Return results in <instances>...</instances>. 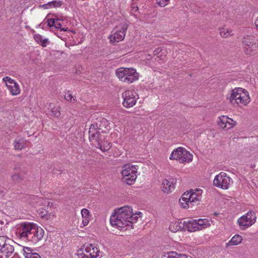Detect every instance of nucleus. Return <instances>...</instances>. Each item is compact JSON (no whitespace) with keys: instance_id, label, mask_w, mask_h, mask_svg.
<instances>
[{"instance_id":"obj_1","label":"nucleus","mask_w":258,"mask_h":258,"mask_svg":"<svg viewBox=\"0 0 258 258\" xmlns=\"http://www.w3.org/2000/svg\"><path fill=\"white\" fill-rule=\"evenodd\" d=\"M141 213L134 214L132 207L125 206L114 210L110 218L111 225L120 230L126 229L127 227L136 223Z\"/></svg>"},{"instance_id":"obj_2","label":"nucleus","mask_w":258,"mask_h":258,"mask_svg":"<svg viewBox=\"0 0 258 258\" xmlns=\"http://www.w3.org/2000/svg\"><path fill=\"white\" fill-rule=\"evenodd\" d=\"M15 233L21 239L36 243L43 237L44 231L33 223L24 222L16 226Z\"/></svg>"},{"instance_id":"obj_3","label":"nucleus","mask_w":258,"mask_h":258,"mask_svg":"<svg viewBox=\"0 0 258 258\" xmlns=\"http://www.w3.org/2000/svg\"><path fill=\"white\" fill-rule=\"evenodd\" d=\"M202 190L201 189H190L184 192L179 199V203L184 209L193 208L200 204L202 198Z\"/></svg>"},{"instance_id":"obj_4","label":"nucleus","mask_w":258,"mask_h":258,"mask_svg":"<svg viewBox=\"0 0 258 258\" xmlns=\"http://www.w3.org/2000/svg\"><path fill=\"white\" fill-rule=\"evenodd\" d=\"M229 101L233 104L247 105L250 101L248 92L241 88H236L232 91L229 97Z\"/></svg>"},{"instance_id":"obj_5","label":"nucleus","mask_w":258,"mask_h":258,"mask_svg":"<svg viewBox=\"0 0 258 258\" xmlns=\"http://www.w3.org/2000/svg\"><path fill=\"white\" fill-rule=\"evenodd\" d=\"M115 74L121 81L131 83L138 80L139 74L133 68H119L116 70Z\"/></svg>"},{"instance_id":"obj_6","label":"nucleus","mask_w":258,"mask_h":258,"mask_svg":"<svg viewBox=\"0 0 258 258\" xmlns=\"http://www.w3.org/2000/svg\"><path fill=\"white\" fill-rule=\"evenodd\" d=\"M137 166L127 164L122 167L121 175L124 182L128 185H132L135 182L137 175Z\"/></svg>"},{"instance_id":"obj_7","label":"nucleus","mask_w":258,"mask_h":258,"mask_svg":"<svg viewBox=\"0 0 258 258\" xmlns=\"http://www.w3.org/2000/svg\"><path fill=\"white\" fill-rule=\"evenodd\" d=\"M255 39L253 35H246L242 38L241 43L246 54L252 55L258 51V44Z\"/></svg>"},{"instance_id":"obj_8","label":"nucleus","mask_w":258,"mask_h":258,"mask_svg":"<svg viewBox=\"0 0 258 258\" xmlns=\"http://www.w3.org/2000/svg\"><path fill=\"white\" fill-rule=\"evenodd\" d=\"M233 183L232 179L224 172H221L217 175L213 180L214 185L223 189L229 188Z\"/></svg>"},{"instance_id":"obj_9","label":"nucleus","mask_w":258,"mask_h":258,"mask_svg":"<svg viewBox=\"0 0 258 258\" xmlns=\"http://www.w3.org/2000/svg\"><path fill=\"white\" fill-rule=\"evenodd\" d=\"M128 25L126 23L120 24L115 27L109 36L110 41L115 43L123 40Z\"/></svg>"},{"instance_id":"obj_10","label":"nucleus","mask_w":258,"mask_h":258,"mask_svg":"<svg viewBox=\"0 0 258 258\" xmlns=\"http://www.w3.org/2000/svg\"><path fill=\"white\" fill-rule=\"evenodd\" d=\"M256 216L254 212L248 211L238 219L237 222L241 230H245L250 227L256 221Z\"/></svg>"},{"instance_id":"obj_11","label":"nucleus","mask_w":258,"mask_h":258,"mask_svg":"<svg viewBox=\"0 0 258 258\" xmlns=\"http://www.w3.org/2000/svg\"><path fill=\"white\" fill-rule=\"evenodd\" d=\"M123 99L122 105L125 108H130L134 106L137 99L138 94L134 90H126L122 94Z\"/></svg>"},{"instance_id":"obj_12","label":"nucleus","mask_w":258,"mask_h":258,"mask_svg":"<svg viewBox=\"0 0 258 258\" xmlns=\"http://www.w3.org/2000/svg\"><path fill=\"white\" fill-rule=\"evenodd\" d=\"M89 141L95 146L104 140V136L100 134V131L94 128V125H91L89 131Z\"/></svg>"},{"instance_id":"obj_13","label":"nucleus","mask_w":258,"mask_h":258,"mask_svg":"<svg viewBox=\"0 0 258 258\" xmlns=\"http://www.w3.org/2000/svg\"><path fill=\"white\" fill-rule=\"evenodd\" d=\"M219 121L218 125L222 128L226 130H229L233 127L236 123V122L232 119L229 118L227 116H221L219 117Z\"/></svg>"},{"instance_id":"obj_14","label":"nucleus","mask_w":258,"mask_h":258,"mask_svg":"<svg viewBox=\"0 0 258 258\" xmlns=\"http://www.w3.org/2000/svg\"><path fill=\"white\" fill-rule=\"evenodd\" d=\"M87 253H89L91 258H96L100 256V251L96 244H87L84 245V248Z\"/></svg>"},{"instance_id":"obj_15","label":"nucleus","mask_w":258,"mask_h":258,"mask_svg":"<svg viewBox=\"0 0 258 258\" xmlns=\"http://www.w3.org/2000/svg\"><path fill=\"white\" fill-rule=\"evenodd\" d=\"M175 184L176 180L174 179L170 180L164 179L161 184L162 190L164 192L168 194L174 189Z\"/></svg>"},{"instance_id":"obj_16","label":"nucleus","mask_w":258,"mask_h":258,"mask_svg":"<svg viewBox=\"0 0 258 258\" xmlns=\"http://www.w3.org/2000/svg\"><path fill=\"white\" fill-rule=\"evenodd\" d=\"M182 226V228L184 229H186L190 232H195L198 230L197 226V223L196 220L195 219H187L182 221L181 223Z\"/></svg>"},{"instance_id":"obj_17","label":"nucleus","mask_w":258,"mask_h":258,"mask_svg":"<svg viewBox=\"0 0 258 258\" xmlns=\"http://www.w3.org/2000/svg\"><path fill=\"white\" fill-rule=\"evenodd\" d=\"M14 251V248L13 245L9 243L6 244L3 251L0 252V258H9L11 257Z\"/></svg>"},{"instance_id":"obj_18","label":"nucleus","mask_w":258,"mask_h":258,"mask_svg":"<svg viewBox=\"0 0 258 258\" xmlns=\"http://www.w3.org/2000/svg\"><path fill=\"white\" fill-rule=\"evenodd\" d=\"M91 125H94V128L96 130L100 131L101 132H104L105 131L103 130V127L108 130V120L105 118H101L96 122L92 124Z\"/></svg>"},{"instance_id":"obj_19","label":"nucleus","mask_w":258,"mask_h":258,"mask_svg":"<svg viewBox=\"0 0 258 258\" xmlns=\"http://www.w3.org/2000/svg\"><path fill=\"white\" fill-rule=\"evenodd\" d=\"M185 149L182 147H178L177 149L174 150L170 156L169 157L171 160H179V161L182 158V155L183 153V151H184Z\"/></svg>"},{"instance_id":"obj_20","label":"nucleus","mask_w":258,"mask_h":258,"mask_svg":"<svg viewBox=\"0 0 258 258\" xmlns=\"http://www.w3.org/2000/svg\"><path fill=\"white\" fill-rule=\"evenodd\" d=\"M23 250L25 258H41V256L38 253L33 252L30 247H24Z\"/></svg>"},{"instance_id":"obj_21","label":"nucleus","mask_w":258,"mask_h":258,"mask_svg":"<svg viewBox=\"0 0 258 258\" xmlns=\"http://www.w3.org/2000/svg\"><path fill=\"white\" fill-rule=\"evenodd\" d=\"M12 179L16 184H19L25 178V174L22 171L16 172L12 175Z\"/></svg>"},{"instance_id":"obj_22","label":"nucleus","mask_w":258,"mask_h":258,"mask_svg":"<svg viewBox=\"0 0 258 258\" xmlns=\"http://www.w3.org/2000/svg\"><path fill=\"white\" fill-rule=\"evenodd\" d=\"M7 88L12 95L15 96L20 93V86L16 82L12 85H7Z\"/></svg>"},{"instance_id":"obj_23","label":"nucleus","mask_w":258,"mask_h":258,"mask_svg":"<svg viewBox=\"0 0 258 258\" xmlns=\"http://www.w3.org/2000/svg\"><path fill=\"white\" fill-rule=\"evenodd\" d=\"M81 215L83 218L82 223L84 226L87 225L90 219V214L87 209H83L81 210Z\"/></svg>"},{"instance_id":"obj_24","label":"nucleus","mask_w":258,"mask_h":258,"mask_svg":"<svg viewBox=\"0 0 258 258\" xmlns=\"http://www.w3.org/2000/svg\"><path fill=\"white\" fill-rule=\"evenodd\" d=\"M199 230L206 228L210 226L209 221L206 219H199L196 220Z\"/></svg>"},{"instance_id":"obj_25","label":"nucleus","mask_w":258,"mask_h":258,"mask_svg":"<svg viewBox=\"0 0 258 258\" xmlns=\"http://www.w3.org/2000/svg\"><path fill=\"white\" fill-rule=\"evenodd\" d=\"M98 148H99L102 151L106 152L108 151L111 147L110 143L105 141V137L102 141H101L98 145L96 146Z\"/></svg>"},{"instance_id":"obj_26","label":"nucleus","mask_w":258,"mask_h":258,"mask_svg":"<svg viewBox=\"0 0 258 258\" xmlns=\"http://www.w3.org/2000/svg\"><path fill=\"white\" fill-rule=\"evenodd\" d=\"M242 240V237L239 235H234L231 239L226 243V246L236 245L240 243Z\"/></svg>"},{"instance_id":"obj_27","label":"nucleus","mask_w":258,"mask_h":258,"mask_svg":"<svg viewBox=\"0 0 258 258\" xmlns=\"http://www.w3.org/2000/svg\"><path fill=\"white\" fill-rule=\"evenodd\" d=\"M25 140L22 138L16 139L14 142V146L16 150H22L25 147Z\"/></svg>"},{"instance_id":"obj_28","label":"nucleus","mask_w":258,"mask_h":258,"mask_svg":"<svg viewBox=\"0 0 258 258\" xmlns=\"http://www.w3.org/2000/svg\"><path fill=\"white\" fill-rule=\"evenodd\" d=\"M183 153L182 155V158L180 161L181 163L190 162L192 160V155L190 154L188 151H187L186 149L183 151Z\"/></svg>"},{"instance_id":"obj_29","label":"nucleus","mask_w":258,"mask_h":258,"mask_svg":"<svg viewBox=\"0 0 258 258\" xmlns=\"http://www.w3.org/2000/svg\"><path fill=\"white\" fill-rule=\"evenodd\" d=\"M162 258H187V257L185 254H178L175 251H171L163 255Z\"/></svg>"},{"instance_id":"obj_30","label":"nucleus","mask_w":258,"mask_h":258,"mask_svg":"<svg viewBox=\"0 0 258 258\" xmlns=\"http://www.w3.org/2000/svg\"><path fill=\"white\" fill-rule=\"evenodd\" d=\"M181 223H182L181 221L180 222H172L169 226V230L173 232L179 230L182 228Z\"/></svg>"},{"instance_id":"obj_31","label":"nucleus","mask_w":258,"mask_h":258,"mask_svg":"<svg viewBox=\"0 0 258 258\" xmlns=\"http://www.w3.org/2000/svg\"><path fill=\"white\" fill-rule=\"evenodd\" d=\"M220 34L223 38H228L229 36L233 35L232 30L225 28L220 29Z\"/></svg>"},{"instance_id":"obj_32","label":"nucleus","mask_w":258,"mask_h":258,"mask_svg":"<svg viewBox=\"0 0 258 258\" xmlns=\"http://www.w3.org/2000/svg\"><path fill=\"white\" fill-rule=\"evenodd\" d=\"M62 5V3L60 1H52L48 3L46 5H43V7L45 8H50L52 7H60Z\"/></svg>"},{"instance_id":"obj_33","label":"nucleus","mask_w":258,"mask_h":258,"mask_svg":"<svg viewBox=\"0 0 258 258\" xmlns=\"http://www.w3.org/2000/svg\"><path fill=\"white\" fill-rule=\"evenodd\" d=\"M151 60L147 61V66L150 67H154L156 64V62H158L160 63L159 61L161 60L160 59V56H153Z\"/></svg>"},{"instance_id":"obj_34","label":"nucleus","mask_w":258,"mask_h":258,"mask_svg":"<svg viewBox=\"0 0 258 258\" xmlns=\"http://www.w3.org/2000/svg\"><path fill=\"white\" fill-rule=\"evenodd\" d=\"M154 56L159 55L160 56V59H163V58L162 57V55H164V56H165L166 54V51L164 49H162L160 48H156L154 51Z\"/></svg>"},{"instance_id":"obj_35","label":"nucleus","mask_w":258,"mask_h":258,"mask_svg":"<svg viewBox=\"0 0 258 258\" xmlns=\"http://www.w3.org/2000/svg\"><path fill=\"white\" fill-rule=\"evenodd\" d=\"M64 98L70 102H75L77 101V98L75 96L72 95L70 91H68L64 95Z\"/></svg>"},{"instance_id":"obj_36","label":"nucleus","mask_w":258,"mask_h":258,"mask_svg":"<svg viewBox=\"0 0 258 258\" xmlns=\"http://www.w3.org/2000/svg\"><path fill=\"white\" fill-rule=\"evenodd\" d=\"M60 20L63 21V19L56 18L55 20L54 27L57 29H59L61 31H66V29H65L63 28H61L62 24L60 22H59V21Z\"/></svg>"},{"instance_id":"obj_37","label":"nucleus","mask_w":258,"mask_h":258,"mask_svg":"<svg viewBox=\"0 0 258 258\" xmlns=\"http://www.w3.org/2000/svg\"><path fill=\"white\" fill-rule=\"evenodd\" d=\"M3 81L6 83V85H10L13 84H14L16 81L14 80L11 78L10 77H5L3 78Z\"/></svg>"},{"instance_id":"obj_38","label":"nucleus","mask_w":258,"mask_h":258,"mask_svg":"<svg viewBox=\"0 0 258 258\" xmlns=\"http://www.w3.org/2000/svg\"><path fill=\"white\" fill-rule=\"evenodd\" d=\"M52 115L55 117H58L60 115V112L57 107H53L51 109Z\"/></svg>"},{"instance_id":"obj_39","label":"nucleus","mask_w":258,"mask_h":258,"mask_svg":"<svg viewBox=\"0 0 258 258\" xmlns=\"http://www.w3.org/2000/svg\"><path fill=\"white\" fill-rule=\"evenodd\" d=\"M157 1V3H158V4L160 6V7H165L166 6L169 0H156Z\"/></svg>"},{"instance_id":"obj_40","label":"nucleus","mask_w":258,"mask_h":258,"mask_svg":"<svg viewBox=\"0 0 258 258\" xmlns=\"http://www.w3.org/2000/svg\"><path fill=\"white\" fill-rule=\"evenodd\" d=\"M131 11L132 14H135V12H137L139 10L138 7L136 3H133L131 7Z\"/></svg>"},{"instance_id":"obj_41","label":"nucleus","mask_w":258,"mask_h":258,"mask_svg":"<svg viewBox=\"0 0 258 258\" xmlns=\"http://www.w3.org/2000/svg\"><path fill=\"white\" fill-rule=\"evenodd\" d=\"M34 38L35 40L40 44L42 39V36L39 34H36L34 35Z\"/></svg>"},{"instance_id":"obj_42","label":"nucleus","mask_w":258,"mask_h":258,"mask_svg":"<svg viewBox=\"0 0 258 258\" xmlns=\"http://www.w3.org/2000/svg\"><path fill=\"white\" fill-rule=\"evenodd\" d=\"M8 238L6 236H0V249L2 248V244H5L7 242Z\"/></svg>"},{"instance_id":"obj_43","label":"nucleus","mask_w":258,"mask_h":258,"mask_svg":"<svg viewBox=\"0 0 258 258\" xmlns=\"http://www.w3.org/2000/svg\"><path fill=\"white\" fill-rule=\"evenodd\" d=\"M56 19L51 18L47 20L48 26L50 27H54V23L55 22Z\"/></svg>"},{"instance_id":"obj_44","label":"nucleus","mask_w":258,"mask_h":258,"mask_svg":"<svg viewBox=\"0 0 258 258\" xmlns=\"http://www.w3.org/2000/svg\"><path fill=\"white\" fill-rule=\"evenodd\" d=\"M49 44L48 39L47 38L42 39V41L40 43V45L43 47H46Z\"/></svg>"},{"instance_id":"obj_45","label":"nucleus","mask_w":258,"mask_h":258,"mask_svg":"<svg viewBox=\"0 0 258 258\" xmlns=\"http://www.w3.org/2000/svg\"><path fill=\"white\" fill-rule=\"evenodd\" d=\"M152 56H151V55L149 54H147L146 55V56H145L144 61L146 65H147V61L151 60V59H153Z\"/></svg>"},{"instance_id":"obj_46","label":"nucleus","mask_w":258,"mask_h":258,"mask_svg":"<svg viewBox=\"0 0 258 258\" xmlns=\"http://www.w3.org/2000/svg\"><path fill=\"white\" fill-rule=\"evenodd\" d=\"M10 241V239L9 238H8V239L7 240V242H6L5 244H2V248L0 249V252H2V251H3V248H4V246H5V245L6 244H8L9 243V242Z\"/></svg>"},{"instance_id":"obj_47","label":"nucleus","mask_w":258,"mask_h":258,"mask_svg":"<svg viewBox=\"0 0 258 258\" xmlns=\"http://www.w3.org/2000/svg\"><path fill=\"white\" fill-rule=\"evenodd\" d=\"M254 24H255V25L256 26V28L258 30V17L256 18V19L255 20V22H254Z\"/></svg>"},{"instance_id":"obj_48","label":"nucleus","mask_w":258,"mask_h":258,"mask_svg":"<svg viewBox=\"0 0 258 258\" xmlns=\"http://www.w3.org/2000/svg\"><path fill=\"white\" fill-rule=\"evenodd\" d=\"M46 203H47L48 205H49V202H48V201H46V200H44V202H42V203L44 204H45Z\"/></svg>"},{"instance_id":"obj_49","label":"nucleus","mask_w":258,"mask_h":258,"mask_svg":"<svg viewBox=\"0 0 258 258\" xmlns=\"http://www.w3.org/2000/svg\"><path fill=\"white\" fill-rule=\"evenodd\" d=\"M4 224V222L2 221H0V224L3 225Z\"/></svg>"}]
</instances>
